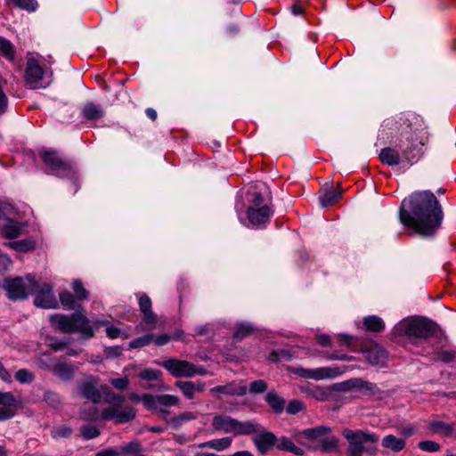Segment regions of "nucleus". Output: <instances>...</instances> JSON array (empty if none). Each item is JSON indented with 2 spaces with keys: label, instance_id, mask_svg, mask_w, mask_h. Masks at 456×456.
Listing matches in <instances>:
<instances>
[{
  "label": "nucleus",
  "instance_id": "e433bc0d",
  "mask_svg": "<svg viewBox=\"0 0 456 456\" xmlns=\"http://www.w3.org/2000/svg\"><path fill=\"white\" fill-rule=\"evenodd\" d=\"M341 191H336L333 190H327L320 196V203L322 207L326 208L332 205L340 197Z\"/></svg>",
  "mask_w": 456,
  "mask_h": 456
},
{
  "label": "nucleus",
  "instance_id": "4be33fe9",
  "mask_svg": "<svg viewBox=\"0 0 456 456\" xmlns=\"http://www.w3.org/2000/svg\"><path fill=\"white\" fill-rule=\"evenodd\" d=\"M175 386L189 399L194 398L196 392H202L205 388V385L203 383H194L191 381H176Z\"/></svg>",
  "mask_w": 456,
  "mask_h": 456
},
{
  "label": "nucleus",
  "instance_id": "2eb2a0df",
  "mask_svg": "<svg viewBox=\"0 0 456 456\" xmlns=\"http://www.w3.org/2000/svg\"><path fill=\"white\" fill-rule=\"evenodd\" d=\"M262 429L257 432L256 436L253 438V442L257 448V451L261 454H265L269 452L273 446L276 447V443L278 442V437L270 431H263Z\"/></svg>",
  "mask_w": 456,
  "mask_h": 456
},
{
  "label": "nucleus",
  "instance_id": "13d9d810",
  "mask_svg": "<svg viewBox=\"0 0 456 456\" xmlns=\"http://www.w3.org/2000/svg\"><path fill=\"white\" fill-rule=\"evenodd\" d=\"M109 398V402L113 404L112 406L118 407V409L125 402V397L123 395L114 393L110 394Z\"/></svg>",
  "mask_w": 456,
  "mask_h": 456
},
{
  "label": "nucleus",
  "instance_id": "a878e982",
  "mask_svg": "<svg viewBox=\"0 0 456 456\" xmlns=\"http://www.w3.org/2000/svg\"><path fill=\"white\" fill-rule=\"evenodd\" d=\"M276 448L278 450L289 452L298 456H302L305 453L302 448L297 446L293 443V441L287 436H281L278 438V442L276 443Z\"/></svg>",
  "mask_w": 456,
  "mask_h": 456
},
{
  "label": "nucleus",
  "instance_id": "0e129e2a",
  "mask_svg": "<svg viewBox=\"0 0 456 456\" xmlns=\"http://www.w3.org/2000/svg\"><path fill=\"white\" fill-rule=\"evenodd\" d=\"M354 338L346 334L338 335V341L340 345L350 346L354 342Z\"/></svg>",
  "mask_w": 456,
  "mask_h": 456
},
{
  "label": "nucleus",
  "instance_id": "423d86ee",
  "mask_svg": "<svg viewBox=\"0 0 456 456\" xmlns=\"http://www.w3.org/2000/svg\"><path fill=\"white\" fill-rule=\"evenodd\" d=\"M211 426L216 431H223L235 436H249L262 429V426L255 421H240L227 414L215 415Z\"/></svg>",
  "mask_w": 456,
  "mask_h": 456
},
{
  "label": "nucleus",
  "instance_id": "a211bd4d",
  "mask_svg": "<svg viewBox=\"0 0 456 456\" xmlns=\"http://www.w3.org/2000/svg\"><path fill=\"white\" fill-rule=\"evenodd\" d=\"M273 211L270 209L268 205H264L260 208H248V218L253 225H260L268 221L272 216Z\"/></svg>",
  "mask_w": 456,
  "mask_h": 456
},
{
  "label": "nucleus",
  "instance_id": "79ce46f5",
  "mask_svg": "<svg viewBox=\"0 0 456 456\" xmlns=\"http://www.w3.org/2000/svg\"><path fill=\"white\" fill-rule=\"evenodd\" d=\"M154 339L153 334H146L144 336L134 338L129 343L131 348H139L150 345Z\"/></svg>",
  "mask_w": 456,
  "mask_h": 456
},
{
  "label": "nucleus",
  "instance_id": "bf43d9fd",
  "mask_svg": "<svg viewBox=\"0 0 456 456\" xmlns=\"http://www.w3.org/2000/svg\"><path fill=\"white\" fill-rule=\"evenodd\" d=\"M455 352L450 350H444L438 354V359L444 362H450L455 358Z\"/></svg>",
  "mask_w": 456,
  "mask_h": 456
},
{
  "label": "nucleus",
  "instance_id": "f3484780",
  "mask_svg": "<svg viewBox=\"0 0 456 456\" xmlns=\"http://www.w3.org/2000/svg\"><path fill=\"white\" fill-rule=\"evenodd\" d=\"M16 399L11 392H0V421L14 416Z\"/></svg>",
  "mask_w": 456,
  "mask_h": 456
},
{
  "label": "nucleus",
  "instance_id": "c756f323",
  "mask_svg": "<svg viewBox=\"0 0 456 456\" xmlns=\"http://www.w3.org/2000/svg\"><path fill=\"white\" fill-rule=\"evenodd\" d=\"M265 401L276 413H281L285 407V400L279 396L274 391L267 393Z\"/></svg>",
  "mask_w": 456,
  "mask_h": 456
},
{
  "label": "nucleus",
  "instance_id": "a19ab883",
  "mask_svg": "<svg viewBox=\"0 0 456 456\" xmlns=\"http://www.w3.org/2000/svg\"><path fill=\"white\" fill-rule=\"evenodd\" d=\"M43 400L53 408H58L61 404L60 395L53 391H45L43 395Z\"/></svg>",
  "mask_w": 456,
  "mask_h": 456
},
{
  "label": "nucleus",
  "instance_id": "72a5a7b5",
  "mask_svg": "<svg viewBox=\"0 0 456 456\" xmlns=\"http://www.w3.org/2000/svg\"><path fill=\"white\" fill-rule=\"evenodd\" d=\"M0 53L9 61H13L15 58L14 45L3 37H0Z\"/></svg>",
  "mask_w": 456,
  "mask_h": 456
},
{
  "label": "nucleus",
  "instance_id": "cd10ccee",
  "mask_svg": "<svg viewBox=\"0 0 456 456\" xmlns=\"http://www.w3.org/2000/svg\"><path fill=\"white\" fill-rule=\"evenodd\" d=\"M232 438L229 436H225L223 438L213 439L210 441H207L200 444V448H210L218 452L228 449L232 444Z\"/></svg>",
  "mask_w": 456,
  "mask_h": 456
},
{
  "label": "nucleus",
  "instance_id": "c85d7f7f",
  "mask_svg": "<svg viewBox=\"0 0 456 456\" xmlns=\"http://www.w3.org/2000/svg\"><path fill=\"white\" fill-rule=\"evenodd\" d=\"M4 245L18 252H28L36 248V242L30 239L5 242Z\"/></svg>",
  "mask_w": 456,
  "mask_h": 456
},
{
  "label": "nucleus",
  "instance_id": "39448f33",
  "mask_svg": "<svg viewBox=\"0 0 456 456\" xmlns=\"http://www.w3.org/2000/svg\"><path fill=\"white\" fill-rule=\"evenodd\" d=\"M50 322L53 327L63 333H79L85 339L94 337L89 320L81 313H73L69 316L54 314L51 316Z\"/></svg>",
  "mask_w": 456,
  "mask_h": 456
},
{
  "label": "nucleus",
  "instance_id": "aec40b11",
  "mask_svg": "<svg viewBox=\"0 0 456 456\" xmlns=\"http://www.w3.org/2000/svg\"><path fill=\"white\" fill-rule=\"evenodd\" d=\"M267 189L263 185L261 187H250L248 191V200L252 204L251 208H260L264 205H267L265 203V194L266 193Z\"/></svg>",
  "mask_w": 456,
  "mask_h": 456
},
{
  "label": "nucleus",
  "instance_id": "8fccbe9b",
  "mask_svg": "<svg viewBox=\"0 0 456 456\" xmlns=\"http://www.w3.org/2000/svg\"><path fill=\"white\" fill-rule=\"evenodd\" d=\"M110 383L118 390L125 391L127 389L130 381L127 377L110 379Z\"/></svg>",
  "mask_w": 456,
  "mask_h": 456
},
{
  "label": "nucleus",
  "instance_id": "b1692460",
  "mask_svg": "<svg viewBox=\"0 0 456 456\" xmlns=\"http://www.w3.org/2000/svg\"><path fill=\"white\" fill-rule=\"evenodd\" d=\"M26 226L25 224L17 222L13 219H7L3 225V233L8 239H15L19 237Z\"/></svg>",
  "mask_w": 456,
  "mask_h": 456
},
{
  "label": "nucleus",
  "instance_id": "680f3d73",
  "mask_svg": "<svg viewBox=\"0 0 456 456\" xmlns=\"http://www.w3.org/2000/svg\"><path fill=\"white\" fill-rule=\"evenodd\" d=\"M0 379L5 383H12V379L11 373L4 368L0 362Z\"/></svg>",
  "mask_w": 456,
  "mask_h": 456
},
{
  "label": "nucleus",
  "instance_id": "2f4dec72",
  "mask_svg": "<svg viewBox=\"0 0 456 456\" xmlns=\"http://www.w3.org/2000/svg\"><path fill=\"white\" fill-rule=\"evenodd\" d=\"M364 326L369 331L380 332L385 328V323L381 318L376 315H370L364 318Z\"/></svg>",
  "mask_w": 456,
  "mask_h": 456
},
{
  "label": "nucleus",
  "instance_id": "37998d69",
  "mask_svg": "<svg viewBox=\"0 0 456 456\" xmlns=\"http://www.w3.org/2000/svg\"><path fill=\"white\" fill-rule=\"evenodd\" d=\"M137 376L143 380H157L160 378L161 371L159 370L145 369L138 372Z\"/></svg>",
  "mask_w": 456,
  "mask_h": 456
},
{
  "label": "nucleus",
  "instance_id": "c03bdc74",
  "mask_svg": "<svg viewBox=\"0 0 456 456\" xmlns=\"http://www.w3.org/2000/svg\"><path fill=\"white\" fill-rule=\"evenodd\" d=\"M80 433L85 439H93L100 435V430L92 425H84L80 428Z\"/></svg>",
  "mask_w": 456,
  "mask_h": 456
},
{
  "label": "nucleus",
  "instance_id": "3c124183",
  "mask_svg": "<svg viewBox=\"0 0 456 456\" xmlns=\"http://www.w3.org/2000/svg\"><path fill=\"white\" fill-rule=\"evenodd\" d=\"M419 448L425 452H437L440 449V445L434 441H421L418 444Z\"/></svg>",
  "mask_w": 456,
  "mask_h": 456
},
{
  "label": "nucleus",
  "instance_id": "4d7b16f0",
  "mask_svg": "<svg viewBox=\"0 0 456 456\" xmlns=\"http://www.w3.org/2000/svg\"><path fill=\"white\" fill-rule=\"evenodd\" d=\"M142 402L145 405L146 408L151 410L157 408V405L159 404L157 396L151 395H143L142 397Z\"/></svg>",
  "mask_w": 456,
  "mask_h": 456
},
{
  "label": "nucleus",
  "instance_id": "49530a36",
  "mask_svg": "<svg viewBox=\"0 0 456 456\" xmlns=\"http://www.w3.org/2000/svg\"><path fill=\"white\" fill-rule=\"evenodd\" d=\"M142 451V445L138 441L130 442L120 447V452L126 454H135Z\"/></svg>",
  "mask_w": 456,
  "mask_h": 456
},
{
  "label": "nucleus",
  "instance_id": "58836bf2",
  "mask_svg": "<svg viewBox=\"0 0 456 456\" xmlns=\"http://www.w3.org/2000/svg\"><path fill=\"white\" fill-rule=\"evenodd\" d=\"M60 300L62 306L67 310L76 308V301L77 300L69 291L66 290L60 294Z\"/></svg>",
  "mask_w": 456,
  "mask_h": 456
},
{
  "label": "nucleus",
  "instance_id": "f704fd0d",
  "mask_svg": "<svg viewBox=\"0 0 456 456\" xmlns=\"http://www.w3.org/2000/svg\"><path fill=\"white\" fill-rule=\"evenodd\" d=\"M135 417V410L132 406H126L123 410L118 409L115 423L123 424Z\"/></svg>",
  "mask_w": 456,
  "mask_h": 456
},
{
  "label": "nucleus",
  "instance_id": "774afa93",
  "mask_svg": "<svg viewBox=\"0 0 456 456\" xmlns=\"http://www.w3.org/2000/svg\"><path fill=\"white\" fill-rule=\"evenodd\" d=\"M106 333L110 338H116L120 335V330L114 326H108L106 328Z\"/></svg>",
  "mask_w": 456,
  "mask_h": 456
},
{
  "label": "nucleus",
  "instance_id": "6e6552de",
  "mask_svg": "<svg viewBox=\"0 0 456 456\" xmlns=\"http://www.w3.org/2000/svg\"><path fill=\"white\" fill-rule=\"evenodd\" d=\"M342 435L348 442V448L346 454L348 456H362L364 453L365 443L377 444L379 442V436L374 433H368L362 430H352L345 428Z\"/></svg>",
  "mask_w": 456,
  "mask_h": 456
},
{
  "label": "nucleus",
  "instance_id": "9d476101",
  "mask_svg": "<svg viewBox=\"0 0 456 456\" xmlns=\"http://www.w3.org/2000/svg\"><path fill=\"white\" fill-rule=\"evenodd\" d=\"M172 376L175 378H191L195 375L203 376L207 370L203 367H198L191 362L169 358L159 363Z\"/></svg>",
  "mask_w": 456,
  "mask_h": 456
},
{
  "label": "nucleus",
  "instance_id": "0eeeda50",
  "mask_svg": "<svg viewBox=\"0 0 456 456\" xmlns=\"http://www.w3.org/2000/svg\"><path fill=\"white\" fill-rule=\"evenodd\" d=\"M40 157L45 165L50 169L51 173L60 176L75 179L77 173L71 163L63 159L60 153L53 150H43Z\"/></svg>",
  "mask_w": 456,
  "mask_h": 456
},
{
  "label": "nucleus",
  "instance_id": "4468645a",
  "mask_svg": "<svg viewBox=\"0 0 456 456\" xmlns=\"http://www.w3.org/2000/svg\"><path fill=\"white\" fill-rule=\"evenodd\" d=\"M366 361L371 365H384L387 359L386 350L379 345L371 343L362 347Z\"/></svg>",
  "mask_w": 456,
  "mask_h": 456
},
{
  "label": "nucleus",
  "instance_id": "a18cd8bd",
  "mask_svg": "<svg viewBox=\"0 0 456 456\" xmlns=\"http://www.w3.org/2000/svg\"><path fill=\"white\" fill-rule=\"evenodd\" d=\"M72 289L75 292V297L77 300L86 299L88 297V292L83 287V284L80 281L76 280L72 282Z\"/></svg>",
  "mask_w": 456,
  "mask_h": 456
},
{
  "label": "nucleus",
  "instance_id": "ea45409f",
  "mask_svg": "<svg viewBox=\"0 0 456 456\" xmlns=\"http://www.w3.org/2000/svg\"><path fill=\"white\" fill-rule=\"evenodd\" d=\"M267 389V383L263 379L254 380L250 382L248 386V393L252 395L265 393Z\"/></svg>",
  "mask_w": 456,
  "mask_h": 456
},
{
  "label": "nucleus",
  "instance_id": "bb28decb",
  "mask_svg": "<svg viewBox=\"0 0 456 456\" xmlns=\"http://www.w3.org/2000/svg\"><path fill=\"white\" fill-rule=\"evenodd\" d=\"M381 444L384 448L398 452L405 447V439L398 438L394 435H387L383 437Z\"/></svg>",
  "mask_w": 456,
  "mask_h": 456
},
{
  "label": "nucleus",
  "instance_id": "de8ad7c7",
  "mask_svg": "<svg viewBox=\"0 0 456 456\" xmlns=\"http://www.w3.org/2000/svg\"><path fill=\"white\" fill-rule=\"evenodd\" d=\"M15 379L22 384L31 383L35 379V375L26 369H20L15 373Z\"/></svg>",
  "mask_w": 456,
  "mask_h": 456
},
{
  "label": "nucleus",
  "instance_id": "f257e3e1",
  "mask_svg": "<svg viewBox=\"0 0 456 456\" xmlns=\"http://www.w3.org/2000/svg\"><path fill=\"white\" fill-rule=\"evenodd\" d=\"M400 222L421 236H432L443 219L441 206L429 191H417L402 202Z\"/></svg>",
  "mask_w": 456,
  "mask_h": 456
},
{
  "label": "nucleus",
  "instance_id": "7ed1b4c3",
  "mask_svg": "<svg viewBox=\"0 0 456 456\" xmlns=\"http://www.w3.org/2000/svg\"><path fill=\"white\" fill-rule=\"evenodd\" d=\"M330 434L331 429L329 427L318 426L297 431L294 437L310 451L330 453L337 452L339 446L338 438Z\"/></svg>",
  "mask_w": 456,
  "mask_h": 456
},
{
  "label": "nucleus",
  "instance_id": "052dcab7",
  "mask_svg": "<svg viewBox=\"0 0 456 456\" xmlns=\"http://www.w3.org/2000/svg\"><path fill=\"white\" fill-rule=\"evenodd\" d=\"M303 408V403L299 401H291L288 407L287 411L290 414H296L300 411Z\"/></svg>",
  "mask_w": 456,
  "mask_h": 456
},
{
  "label": "nucleus",
  "instance_id": "412c9836",
  "mask_svg": "<svg viewBox=\"0 0 456 456\" xmlns=\"http://www.w3.org/2000/svg\"><path fill=\"white\" fill-rule=\"evenodd\" d=\"M53 373L63 381H69L73 379L76 369L67 362H57L52 367Z\"/></svg>",
  "mask_w": 456,
  "mask_h": 456
},
{
  "label": "nucleus",
  "instance_id": "6ab92c4d",
  "mask_svg": "<svg viewBox=\"0 0 456 456\" xmlns=\"http://www.w3.org/2000/svg\"><path fill=\"white\" fill-rule=\"evenodd\" d=\"M139 307L143 316V322L148 325L154 326L158 322V317L152 312L151 300L146 294L140 296Z\"/></svg>",
  "mask_w": 456,
  "mask_h": 456
},
{
  "label": "nucleus",
  "instance_id": "c9c22d12",
  "mask_svg": "<svg viewBox=\"0 0 456 456\" xmlns=\"http://www.w3.org/2000/svg\"><path fill=\"white\" fill-rule=\"evenodd\" d=\"M254 330H255V328L250 323H248V322L239 323L236 326V330L234 331L233 338L236 340H241L244 338L252 334Z\"/></svg>",
  "mask_w": 456,
  "mask_h": 456
},
{
  "label": "nucleus",
  "instance_id": "603ef678",
  "mask_svg": "<svg viewBox=\"0 0 456 456\" xmlns=\"http://www.w3.org/2000/svg\"><path fill=\"white\" fill-rule=\"evenodd\" d=\"M363 379H351L340 384L343 390H350L353 388L361 389L362 387Z\"/></svg>",
  "mask_w": 456,
  "mask_h": 456
},
{
  "label": "nucleus",
  "instance_id": "9b49d317",
  "mask_svg": "<svg viewBox=\"0 0 456 456\" xmlns=\"http://www.w3.org/2000/svg\"><path fill=\"white\" fill-rule=\"evenodd\" d=\"M346 367H319L316 369H305V368H294L291 371L304 379H310L314 380H321L326 379H334L344 372H346Z\"/></svg>",
  "mask_w": 456,
  "mask_h": 456
},
{
  "label": "nucleus",
  "instance_id": "20e7f679",
  "mask_svg": "<svg viewBox=\"0 0 456 456\" xmlns=\"http://www.w3.org/2000/svg\"><path fill=\"white\" fill-rule=\"evenodd\" d=\"M438 327L422 317H409L399 322L394 328L395 336H407L418 339H428L436 334Z\"/></svg>",
  "mask_w": 456,
  "mask_h": 456
},
{
  "label": "nucleus",
  "instance_id": "69168bd1",
  "mask_svg": "<svg viewBox=\"0 0 456 456\" xmlns=\"http://www.w3.org/2000/svg\"><path fill=\"white\" fill-rule=\"evenodd\" d=\"M170 339H171V337L169 335L162 334V335L156 337V338L154 339V342L156 343L157 346H161L167 344L170 341Z\"/></svg>",
  "mask_w": 456,
  "mask_h": 456
},
{
  "label": "nucleus",
  "instance_id": "5701e85b",
  "mask_svg": "<svg viewBox=\"0 0 456 456\" xmlns=\"http://www.w3.org/2000/svg\"><path fill=\"white\" fill-rule=\"evenodd\" d=\"M399 151L392 147H386L379 152V159L383 164L387 166H396L402 160Z\"/></svg>",
  "mask_w": 456,
  "mask_h": 456
},
{
  "label": "nucleus",
  "instance_id": "7c9ffc66",
  "mask_svg": "<svg viewBox=\"0 0 456 456\" xmlns=\"http://www.w3.org/2000/svg\"><path fill=\"white\" fill-rule=\"evenodd\" d=\"M83 115L89 120L99 119L103 116V110L99 105L88 102L83 109Z\"/></svg>",
  "mask_w": 456,
  "mask_h": 456
},
{
  "label": "nucleus",
  "instance_id": "09e8293b",
  "mask_svg": "<svg viewBox=\"0 0 456 456\" xmlns=\"http://www.w3.org/2000/svg\"><path fill=\"white\" fill-rule=\"evenodd\" d=\"M157 400L159 404L164 406H175L179 403V398L173 395H157Z\"/></svg>",
  "mask_w": 456,
  "mask_h": 456
},
{
  "label": "nucleus",
  "instance_id": "ddd939ff",
  "mask_svg": "<svg viewBox=\"0 0 456 456\" xmlns=\"http://www.w3.org/2000/svg\"><path fill=\"white\" fill-rule=\"evenodd\" d=\"M44 71L34 59L28 60L25 72L26 83L33 89L45 87L43 84Z\"/></svg>",
  "mask_w": 456,
  "mask_h": 456
},
{
  "label": "nucleus",
  "instance_id": "864d4df0",
  "mask_svg": "<svg viewBox=\"0 0 456 456\" xmlns=\"http://www.w3.org/2000/svg\"><path fill=\"white\" fill-rule=\"evenodd\" d=\"M12 265V260L7 254L0 252V273L7 272Z\"/></svg>",
  "mask_w": 456,
  "mask_h": 456
},
{
  "label": "nucleus",
  "instance_id": "f03ea898",
  "mask_svg": "<svg viewBox=\"0 0 456 456\" xmlns=\"http://www.w3.org/2000/svg\"><path fill=\"white\" fill-rule=\"evenodd\" d=\"M411 117L412 115L402 113L395 118H389L384 121L383 126L390 131L396 128L401 137L405 136L406 145L402 139H399L395 144L402 150L403 159L408 163L413 164L423 155L422 147L424 142L419 140L415 133L412 132Z\"/></svg>",
  "mask_w": 456,
  "mask_h": 456
},
{
  "label": "nucleus",
  "instance_id": "e2e57ef3",
  "mask_svg": "<svg viewBox=\"0 0 456 456\" xmlns=\"http://www.w3.org/2000/svg\"><path fill=\"white\" fill-rule=\"evenodd\" d=\"M361 389H364L369 395H374L378 390V387L374 383L363 380Z\"/></svg>",
  "mask_w": 456,
  "mask_h": 456
},
{
  "label": "nucleus",
  "instance_id": "338daca9",
  "mask_svg": "<svg viewBox=\"0 0 456 456\" xmlns=\"http://www.w3.org/2000/svg\"><path fill=\"white\" fill-rule=\"evenodd\" d=\"M316 339L318 343L322 346H329L331 342L330 337L326 334L317 335Z\"/></svg>",
  "mask_w": 456,
  "mask_h": 456
},
{
  "label": "nucleus",
  "instance_id": "6e6d98bb",
  "mask_svg": "<svg viewBox=\"0 0 456 456\" xmlns=\"http://www.w3.org/2000/svg\"><path fill=\"white\" fill-rule=\"evenodd\" d=\"M118 407L110 406L102 410V418L104 420L114 419L116 421Z\"/></svg>",
  "mask_w": 456,
  "mask_h": 456
},
{
  "label": "nucleus",
  "instance_id": "393cba45",
  "mask_svg": "<svg viewBox=\"0 0 456 456\" xmlns=\"http://www.w3.org/2000/svg\"><path fill=\"white\" fill-rule=\"evenodd\" d=\"M212 392H217L221 394L230 395H239L243 396L247 394V387L245 385L235 386L232 383L224 385V386H217L211 389Z\"/></svg>",
  "mask_w": 456,
  "mask_h": 456
},
{
  "label": "nucleus",
  "instance_id": "473e14b6",
  "mask_svg": "<svg viewBox=\"0 0 456 456\" xmlns=\"http://www.w3.org/2000/svg\"><path fill=\"white\" fill-rule=\"evenodd\" d=\"M428 428L433 432V433H436V434H442L444 436H451L452 431H453V428L452 425L446 423V422H444V421H432L429 426H428Z\"/></svg>",
  "mask_w": 456,
  "mask_h": 456
},
{
  "label": "nucleus",
  "instance_id": "5fc2aeb1",
  "mask_svg": "<svg viewBox=\"0 0 456 456\" xmlns=\"http://www.w3.org/2000/svg\"><path fill=\"white\" fill-rule=\"evenodd\" d=\"M291 358V354L287 350H280L278 352H273L270 356V360L273 362H278L282 360L289 361Z\"/></svg>",
  "mask_w": 456,
  "mask_h": 456
},
{
  "label": "nucleus",
  "instance_id": "4c0bfd02",
  "mask_svg": "<svg viewBox=\"0 0 456 456\" xmlns=\"http://www.w3.org/2000/svg\"><path fill=\"white\" fill-rule=\"evenodd\" d=\"M8 4H13L14 6L26 10L28 12H34L37 10L38 4L37 0H6Z\"/></svg>",
  "mask_w": 456,
  "mask_h": 456
},
{
  "label": "nucleus",
  "instance_id": "f8f14e48",
  "mask_svg": "<svg viewBox=\"0 0 456 456\" xmlns=\"http://www.w3.org/2000/svg\"><path fill=\"white\" fill-rule=\"evenodd\" d=\"M31 294L35 295V305L43 308H54L56 300L52 293V289L49 284H39L35 280V286H33Z\"/></svg>",
  "mask_w": 456,
  "mask_h": 456
},
{
  "label": "nucleus",
  "instance_id": "1a4fd4ad",
  "mask_svg": "<svg viewBox=\"0 0 456 456\" xmlns=\"http://www.w3.org/2000/svg\"><path fill=\"white\" fill-rule=\"evenodd\" d=\"M33 286H35V277L31 274H28L24 278H6L4 284L7 296L12 300L27 298L31 294Z\"/></svg>",
  "mask_w": 456,
  "mask_h": 456
},
{
  "label": "nucleus",
  "instance_id": "dca6fc26",
  "mask_svg": "<svg viewBox=\"0 0 456 456\" xmlns=\"http://www.w3.org/2000/svg\"><path fill=\"white\" fill-rule=\"evenodd\" d=\"M96 386V379L90 377L88 379L79 382L77 388L84 398L90 400L94 403H100L102 395Z\"/></svg>",
  "mask_w": 456,
  "mask_h": 456
}]
</instances>
